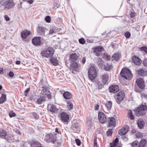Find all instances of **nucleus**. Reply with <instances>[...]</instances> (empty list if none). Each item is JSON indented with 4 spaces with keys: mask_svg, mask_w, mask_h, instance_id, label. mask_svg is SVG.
I'll list each match as a JSON object with an SVG mask.
<instances>
[{
    "mask_svg": "<svg viewBox=\"0 0 147 147\" xmlns=\"http://www.w3.org/2000/svg\"><path fill=\"white\" fill-rule=\"evenodd\" d=\"M146 111H147V106L145 105L142 104L136 110L135 115L137 116L144 115L146 114Z\"/></svg>",
    "mask_w": 147,
    "mask_h": 147,
    "instance_id": "1",
    "label": "nucleus"
},
{
    "mask_svg": "<svg viewBox=\"0 0 147 147\" xmlns=\"http://www.w3.org/2000/svg\"><path fill=\"white\" fill-rule=\"evenodd\" d=\"M54 50L51 47H49L46 50L42 51L41 52L42 56L45 57L49 58L53 56L54 53Z\"/></svg>",
    "mask_w": 147,
    "mask_h": 147,
    "instance_id": "2",
    "label": "nucleus"
},
{
    "mask_svg": "<svg viewBox=\"0 0 147 147\" xmlns=\"http://www.w3.org/2000/svg\"><path fill=\"white\" fill-rule=\"evenodd\" d=\"M121 76L125 79L130 80L132 78V74L130 71L127 69H123L121 72Z\"/></svg>",
    "mask_w": 147,
    "mask_h": 147,
    "instance_id": "3",
    "label": "nucleus"
},
{
    "mask_svg": "<svg viewBox=\"0 0 147 147\" xmlns=\"http://www.w3.org/2000/svg\"><path fill=\"white\" fill-rule=\"evenodd\" d=\"M96 71L95 68L91 66L88 70V76L89 79L92 81L95 79L96 76Z\"/></svg>",
    "mask_w": 147,
    "mask_h": 147,
    "instance_id": "4",
    "label": "nucleus"
},
{
    "mask_svg": "<svg viewBox=\"0 0 147 147\" xmlns=\"http://www.w3.org/2000/svg\"><path fill=\"white\" fill-rule=\"evenodd\" d=\"M57 134L50 133L47 135L45 139V140L47 142H52L54 143L56 139Z\"/></svg>",
    "mask_w": 147,
    "mask_h": 147,
    "instance_id": "5",
    "label": "nucleus"
},
{
    "mask_svg": "<svg viewBox=\"0 0 147 147\" xmlns=\"http://www.w3.org/2000/svg\"><path fill=\"white\" fill-rule=\"evenodd\" d=\"M70 65V71H72L73 73H75L76 72L79 71L78 64L77 62L71 63Z\"/></svg>",
    "mask_w": 147,
    "mask_h": 147,
    "instance_id": "6",
    "label": "nucleus"
},
{
    "mask_svg": "<svg viewBox=\"0 0 147 147\" xmlns=\"http://www.w3.org/2000/svg\"><path fill=\"white\" fill-rule=\"evenodd\" d=\"M125 93L123 91H121L118 92L117 95L116 102L119 104L125 97Z\"/></svg>",
    "mask_w": 147,
    "mask_h": 147,
    "instance_id": "7",
    "label": "nucleus"
},
{
    "mask_svg": "<svg viewBox=\"0 0 147 147\" xmlns=\"http://www.w3.org/2000/svg\"><path fill=\"white\" fill-rule=\"evenodd\" d=\"M61 121L63 122H67L69 119V116L66 113L62 112L59 116Z\"/></svg>",
    "mask_w": 147,
    "mask_h": 147,
    "instance_id": "8",
    "label": "nucleus"
},
{
    "mask_svg": "<svg viewBox=\"0 0 147 147\" xmlns=\"http://www.w3.org/2000/svg\"><path fill=\"white\" fill-rule=\"evenodd\" d=\"M136 83L138 87L141 89L144 88L145 83L144 80L142 78L138 79L136 81Z\"/></svg>",
    "mask_w": 147,
    "mask_h": 147,
    "instance_id": "9",
    "label": "nucleus"
},
{
    "mask_svg": "<svg viewBox=\"0 0 147 147\" xmlns=\"http://www.w3.org/2000/svg\"><path fill=\"white\" fill-rule=\"evenodd\" d=\"M98 118L100 122L103 124L107 121V118L105 114L102 112H100L98 114Z\"/></svg>",
    "mask_w": 147,
    "mask_h": 147,
    "instance_id": "10",
    "label": "nucleus"
},
{
    "mask_svg": "<svg viewBox=\"0 0 147 147\" xmlns=\"http://www.w3.org/2000/svg\"><path fill=\"white\" fill-rule=\"evenodd\" d=\"M39 91L41 94L47 96L48 98L51 96V93L47 87H42V90Z\"/></svg>",
    "mask_w": 147,
    "mask_h": 147,
    "instance_id": "11",
    "label": "nucleus"
},
{
    "mask_svg": "<svg viewBox=\"0 0 147 147\" xmlns=\"http://www.w3.org/2000/svg\"><path fill=\"white\" fill-rule=\"evenodd\" d=\"M110 147H121V145L119 143V140L117 138H116L112 143H110Z\"/></svg>",
    "mask_w": 147,
    "mask_h": 147,
    "instance_id": "12",
    "label": "nucleus"
},
{
    "mask_svg": "<svg viewBox=\"0 0 147 147\" xmlns=\"http://www.w3.org/2000/svg\"><path fill=\"white\" fill-rule=\"evenodd\" d=\"M4 5L6 8L7 9H10L13 7L14 5L13 1H7L4 3Z\"/></svg>",
    "mask_w": 147,
    "mask_h": 147,
    "instance_id": "13",
    "label": "nucleus"
},
{
    "mask_svg": "<svg viewBox=\"0 0 147 147\" xmlns=\"http://www.w3.org/2000/svg\"><path fill=\"white\" fill-rule=\"evenodd\" d=\"M129 129V127L127 126L123 127L119 131V134L121 135H123L126 134L128 132Z\"/></svg>",
    "mask_w": 147,
    "mask_h": 147,
    "instance_id": "14",
    "label": "nucleus"
},
{
    "mask_svg": "<svg viewBox=\"0 0 147 147\" xmlns=\"http://www.w3.org/2000/svg\"><path fill=\"white\" fill-rule=\"evenodd\" d=\"M109 90L111 92L115 93L119 90V88L118 85H113L109 87Z\"/></svg>",
    "mask_w": 147,
    "mask_h": 147,
    "instance_id": "15",
    "label": "nucleus"
},
{
    "mask_svg": "<svg viewBox=\"0 0 147 147\" xmlns=\"http://www.w3.org/2000/svg\"><path fill=\"white\" fill-rule=\"evenodd\" d=\"M78 57L77 55L75 53L72 54L70 55L69 60L71 63H74L76 62L77 59H78Z\"/></svg>",
    "mask_w": 147,
    "mask_h": 147,
    "instance_id": "16",
    "label": "nucleus"
},
{
    "mask_svg": "<svg viewBox=\"0 0 147 147\" xmlns=\"http://www.w3.org/2000/svg\"><path fill=\"white\" fill-rule=\"evenodd\" d=\"M108 121L109 127H111L115 126V119L114 117H109L108 119Z\"/></svg>",
    "mask_w": 147,
    "mask_h": 147,
    "instance_id": "17",
    "label": "nucleus"
},
{
    "mask_svg": "<svg viewBox=\"0 0 147 147\" xmlns=\"http://www.w3.org/2000/svg\"><path fill=\"white\" fill-rule=\"evenodd\" d=\"M72 128L74 130H75L76 129L78 128L79 127V121L76 119L73 120L72 121Z\"/></svg>",
    "mask_w": 147,
    "mask_h": 147,
    "instance_id": "18",
    "label": "nucleus"
},
{
    "mask_svg": "<svg viewBox=\"0 0 147 147\" xmlns=\"http://www.w3.org/2000/svg\"><path fill=\"white\" fill-rule=\"evenodd\" d=\"M40 38L39 37H35L32 40V44L36 46L39 45L40 44Z\"/></svg>",
    "mask_w": 147,
    "mask_h": 147,
    "instance_id": "19",
    "label": "nucleus"
},
{
    "mask_svg": "<svg viewBox=\"0 0 147 147\" xmlns=\"http://www.w3.org/2000/svg\"><path fill=\"white\" fill-rule=\"evenodd\" d=\"M37 32L39 33L40 35L43 36H45V31L43 27L41 26H38L37 27Z\"/></svg>",
    "mask_w": 147,
    "mask_h": 147,
    "instance_id": "20",
    "label": "nucleus"
},
{
    "mask_svg": "<svg viewBox=\"0 0 147 147\" xmlns=\"http://www.w3.org/2000/svg\"><path fill=\"white\" fill-rule=\"evenodd\" d=\"M102 81L103 83L105 84H108L109 79L108 74H104L102 75Z\"/></svg>",
    "mask_w": 147,
    "mask_h": 147,
    "instance_id": "21",
    "label": "nucleus"
},
{
    "mask_svg": "<svg viewBox=\"0 0 147 147\" xmlns=\"http://www.w3.org/2000/svg\"><path fill=\"white\" fill-rule=\"evenodd\" d=\"M45 100V98L44 95L40 96L36 101V103L39 104H41L43 103Z\"/></svg>",
    "mask_w": 147,
    "mask_h": 147,
    "instance_id": "22",
    "label": "nucleus"
},
{
    "mask_svg": "<svg viewBox=\"0 0 147 147\" xmlns=\"http://www.w3.org/2000/svg\"><path fill=\"white\" fill-rule=\"evenodd\" d=\"M133 62L136 65H139L140 64L142 61L138 57L134 56L132 58Z\"/></svg>",
    "mask_w": 147,
    "mask_h": 147,
    "instance_id": "23",
    "label": "nucleus"
},
{
    "mask_svg": "<svg viewBox=\"0 0 147 147\" xmlns=\"http://www.w3.org/2000/svg\"><path fill=\"white\" fill-rule=\"evenodd\" d=\"M30 33V31L27 30H24L21 32V36L23 38L25 39Z\"/></svg>",
    "mask_w": 147,
    "mask_h": 147,
    "instance_id": "24",
    "label": "nucleus"
},
{
    "mask_svg": "<svg viewBox=\"0 0 147 147\" xmlns=\"http://www.w3.org/2000/svg\"><path fill=\"white\" fill-rule=\"evenodd\" d=\"M63 95L66 99H69L72 97V94L69 92H65L63 93Z\"/></svg>",
    "mask_w": 147,
    "mask_h": 147,
    "instance_id": "25",
    "label": "nucleus"
},
{
    "mask_svg": "<svg viewBox=\"0 0 147 147\" xmlns=\"http://www.w3.org/2000/svg\"><path fill=\"white\" fill-rule=\"evenodd\" d=\"M50 111L52 113H56L57 112V111L59 110V109H58L54 105H52L50 109Z\"/></svg>",
    "mask_w": 147,
    "mask_h": 147,
    "instance_id": "26",
    "label": "nucleus"
},
{
    "mask_svg": "<svg viewBox=\"0 0 147 147\" xmlns=\"http://www.w3.org/2000/svg\"><path fill=\"white\" fill-rule=\"evenodd\" d=\"M120 57V55L116 53L114 54L112 56V60L117 61L119 59Z\"/></svg>",
    "mask_w": 147,
    "mask_h": 147,
    "instance_id": "27",
    "label": "nucleus"
},
{
    "mask_svg": "<svg viewBox=\"0 0 147 147\" xmlns=\"http://www.w3.org/2000/svg\"><path fill=\"white\" fill-rule=\"evenodd\" d=\"M31 145L32 146H34L35 147H43L42 146L41 144L39 142L36 141H34L32 142Z\"/></svg>",
    "mask_w": 147,
    "mask_h": 147,
    "instance_id": "28",
    "label": "nucleus"
},
{
    "mask_svg": "<svg viewBox=\"0 0 147 147\" xmlns=\"http://www.w3.org/2000/svg\"><path fill=\"white\" fill-rule=\"evenodd\" d=\"M146 142V139H142L139 144V147H145Z\"/></svg>",
    "mask_w": 147,
    "mask_h": 147,
    "instance_id": "29",
    "label": "nucleus"
},
{
    "mask_svg": "<svg viewBox=\"0 0 147 147\" xmlns=\"http://www.w3.org/2000/svg\"><path fill=\"white\" fill-rule=\"evenodd\" d=\"M6 101V95L4 94L2 95L1 96L0 98V104L4 103Z\"/></svg>",
    "mask_w": 147,
    "mask_h": 147,
    "instance_id": "30",
    "label": "nucleus"
},
{
    "mask_svg": "<svg viewBox=\"0 0 147 147\" xmlns=\"http://www.w3.org/2000/svg\"><path fill=\"white\" fill-rule=\"evenodd\" d=\"M51 62L54 65H57L58 64V61L55 58L52 57L51 58Z\"/></svg>",
    "mask_w": 147,
    "mask_h": 147,
    "instance_id": "31",
    "label": "nucleus"
},
{
    "mask_svg": "<svg viewBox=\"0 0 147 147\" xmlns=\"http://www.w3.org/2000/svg\"><path fill=\"white\" fill-rule=\"evenodd\" d=\"M128 117L131 120H133L135 118V117L133 115L132 111L129 110L127 115Z\"/></svg>",
    "mask_w": 147,
    "mask_h": 147,
    "instance_id": "32",
    "label": "nucleus"
},
{
    "mask_svg": "<svg viewBox=\"0 0 147 147\" xmlns=\"http://www.w3.org/2000/svg\"><path fill=\"white\" fill-rule=\"evenodd\" d=\"M103 48L102 46H98L94 48V52H100L103 50Z\"/></svg>",
    "mask_w": 147,
    "mask_h": 147,
    "instance_id": "33",
    "label": "nucleus"
},
{
    "mask_svg": "<svg viewBox=\"0 0 147 147\" xmlns=\"http://www.w3.org/2000/svg\"><path fill=\"white\" fill-rule=\"evenodd\" d=\"M55 133L57 134L56 138L61 136V132L59 130L58 128H56L55 132L53 134H55Z\"/></svg>",
    "mask_w": 147,
    "mask_h": 147,
    "instance_id": "34",
    "label": "nucleus"
},
{
    "mask_svg": "<svg viewBox=\"0 0 147 147\" xmlns=\"http://www.w3.org/2000/svg\"><path fill=\"white\" fill-rule=\"evenodd\" d=\"M137 123L138 127L140 129L143 128L144 124V122L143 121H138Z\"/></svg>",
    "mask_w": 147,
    "mask_h": 147,
    "instance_id": "35",
    "label": "nucleus"
},
{
    "mask_svg": "<svg viewBox=\"0 0 147 147\" xmlns=\"http://www.w3.org/2000/svg\"><path fill=\"white\" fill-rule=\"evenodd\" d=\"M112 102L111 101H108L106 102L105 105L108 110L110 109L111 107Z\"/></svg>",
    "mask_w": 147,
    "mask_h": 147,
    "instance_id": "36",
    "label": "nucleus"
},
{
    "mask_svg": "<svg viewBox=\"0 0 147 147\" xmlns=\"http://www.w3.org/2000/svg\"><path fill=\"white\" fill-rule=\"evenodd\" d=\"M112 68V66L110 64H107L105 65V69L106 71H108Z\"/></svg>",
    "mask_w": 147,
    "mask_h": 147,
    "instance_id": "37",
    "label": "nucleus"
},
{
    "mask_svg": "<svg viewBox=\"0 0 147 147\" xmlns=\"http://www.w3.org/2000/svg\"><path fill=\"white\" fill-rule=\"evenodd\" d=\"M67 107L69 110H70L73 108V105L70 101H68L67 102Z\"/></svg>",
    "mask_w": 147,
    "mask_h": 147,
    "instance_id": "38",
    "label": "nucleus"
},
{
    "mask_svg": "<svg viewBox=\"0 0 147 147\" xmlns=\"http://www.w3.org/2000/svg\"><path fill=\"white\" fill-rule=\"evenodd\" d=\"M6 134V132L5 130L3 129L0 130V137H5Z\"/></svg>",
    "mask_w": 147,
    "mask_h": 147,
    "instance_id": "39",
    "label": "nucleus"
},
{
    "mask_svg": "<svg viewBox=\"0 0 147 147\" xmlns=\"http://www.w3.org/2000/svg\"><path fill=\"white\" fill-rule=\"evenodd\" d=\"M138 74L140 75H143L145 74V70L142 69H140L138 70Z\"/></svg>",
    "mask_w": 147,
    "mask_h": 147,
    "instance_id": "40",
    "label": "nucleus"
},
{
    "mask_svg": "<svg viewBox=\"0 0 147 147\" xmlns=\"http://www.w3.org/2000/svg\"><path fill=\"white\" fill-rule=\"evenodd\" d=\"M32 117L35 119H38L39 118V116L38 114L34 112H32L31 113Z\"/></svg>",
    "mask_w": 147,
    "mask_h": 147,
    "instance_id": "41",
    "label": "nucleus"
},
{
    "mask_svg": "<svg viewBox=\"0 0 147 147\" xmlns=\"http://www.w3.org/2000/svg\"><path fill=\"white\" fill-rule=\"evenodd\" d=\"M95 85L96 86H98L99 89H101L103 87L102 85L99 81H97Z\"/></svg>",
    "mask_w": 147,
    "mask_h": 147,
    "instance_id": "42",
    "label": "nucleus"
},
{
    "mask_svg": "<svg viewBox=\"0 0 147 147\" xmlns=\"http://www.w3.org/2000/svg\"><path fill=\"white\" fill-rule=\"evenodd\" d=\"M131 144L132 147H139V145H138V142L136 141L133 142Z\"/></svg>",
    "mask_w": 147,
    "mask_h": 147,
    "instance_id": "43",
    "label": "nucleus"
},
{
    "mask_svg": "<svg viewBox=\"0 0 147 147\" xmlns=\"http://www.w3.org/2000/svg\"><path fill=\"white\" fill-rule=\"evenodd\" d=\"M136 136L137 138H142L143 136L142 133L138 131L136 133Z\"/></svg>",
    "mask_w": 147,
    "mask_h": 147,
    "instance_id": "44",
    "label": "nucleus"
},
{
    "mask_svg": "<svg viewBox=\"0 0 147 147\" xmlns=\"http://www.w3.org/2000/svg\"><path fill=\"white\" fill-rule=\"evenodd\" d=\"M60 7V5L54 2L53 6V8L54 9H56Z\"/></svg>",
    "mask_w": 147,
    "mask_h": 147,
    "instance_id": "45",
    "label": "nucleus"
},
{
    "mask_svg": "<svg viewBox=\"0 0 147 147\" xmlns=\"http://www.w3.org/2000/svg\"><path fill=\"white\" fill-rule=\"evenodd\" d=\"M113 132V129H109L107 132V136H111Z\"/></svg>",
    "mask_w": 147,
    "mask_h": 147,
    "instance_id": "46",
    "label": "nucleus"
},
{
    "mask_svg": "<svg viewBox=\"0 0 147 147\" xmlns=\"http://www.w3.org/2000/svg\"><path fill=\"white\" fill-rule=\"evenodd\" d=\"M92 119H88L87 121V125L88 126H90L92 125Z\"/></svg>",
    "mask_w": 147,
    "mask_h": 147,
    "instance_id": "47",
    "label": "nucleus"
},
{
    "mask_svg": "<svg viewBox=\"0 0 147 147\" xmlns=\"http://www.w3.org/2000/svg\"><path fill=\"white\" fill-rule=\"evenodd\" d=\"M45 20L47 22L50 23L51 21V18L50 16H47L45 18Z\"/></svg>",
    "mask_w": 147,
    "mask_h": 147,
    "instance_id": "48",
    "label": "nucleus"
},
{
    "mask_svg": "<svg viewBox=\"0 0 147 147\" xmlns=\"http://www.w3.org/2000/svg\"><path fill=\"white\" fill-rule=\"evenodd\" d=\"M124 35L126 38H128L130 37L131 34L129 32H127L125 33Z\"/></svg>",
    "mask_w": 147,
    "mask_h": 147,
    "instance_id": "49",
    "label": "nucleus"
},
{
    "mask_svg": "<svg viewBox=\"0 0 147 147\" xmlns=\"http://www.w3.org/2000/svg\"><path fill=\"white\" fill-rule=\"evenodd\" d=\"M75 142L77 145L79 146L81 144V141L78 139H75Z\"/></svg>",
    "mask_w": 147,
    "mask_h": 147,
    "instance_id": "50",
    "label": "nucleus"
},
{
    "mask_svg": "<svg viewBox=\"0 0 147 147\" xmlns=\"http://www.w3.org/2000/svg\"><path fill=\"white\" fill-rule=\"evenodd\" d=\"M141 50L147 53V48L146 47H143L141 48Z\"/></svg>",
    "mask_w": 147,
    "mask_h": 147,
    "instance_id": "51",
    "label": "nucleus"
},
{
    "mask_svg": "<svg viewBox=\"0 0 147 147\" xmlns=\"http://www.w3.org/2000/svg\"><path fill=\"white\" fill-rule=\"evenodd\" d=\"M79 42L80 43L82 44H84L85 42V41L83 38H81L79 40Z\"/></svg>",
    "mask_w": 147,
    "mask_h": 147,
    "instance_id": "52",
    "label": "nucleus"
},
{
    "mask_svg": "<svg viewBox=\"0 0 147 147\" xmlns=\"http://www.w3.org/2000/svg\"><path fill=\"white\" fill-rule=\"evenodd\" d=\"M96 141H97L96 138L95 137L94 138V147H98V146L97 144Z\"/></svg>",
    "mask_w": 147,
    "mask_h": 147,
    "instance_id": "53",
    "label": "nucleus"
},
{
    "mask_svg": "<svg viewBox=\"0 0 147 147\" xmlns=\"http://www.w3.org/2000/svg\"><path fill=\"white\" fill-rule=\"evenodd\" d=\"M15 113H14L13 111L9 113V116L11 117H13L15 116Z\"/></svg>",
    "mask_w": 147,
    "mask_h": 147,
    "instance_id": "54",
    "label": "nucleus"
},
{
    "mask_svg": "<svg viewBox=\"0 0 147 147\" xmlns=\"http://www.w3.org/2000/svg\"><path fill=\"white\" fill-rule=\"evenodd\" d=\"M103 61H102L101 59H100V61H98V63L100 66H102L103 65Z\"/></svg>",
    "mask_w": 147,
    "mask_h": 147,
    "instance_id": "55",
    "label": "nucleus"
},
{
    "mask_svg": "<svg viewBox=\"0 0 147 147\" xmlns=\"http://www.w3.org/2000/svg\"><path fill=\"white\" fill-rule=\"evenodd\" d=\"M143 64L145 67H147V59H145L144 60Z\"/></svg>",
    "mask_w": 147,
    "mask_h": 147,
    "instance_id": "56",
    "label": "nucleus"
},
{
    "mask_svg": "<svg viewBox=\"0 0 147 147\" xmlns=\"http://www.w3.org/2000/svg\"><path fill=\"white\" fill-rule=\"evenodd\" d=\"M55 32V30L53 29H52L49 31V34H52Z\"/></svg>",
    "mask_w": 147,
    "mask_h": 147,
    "instance_id": "57",
    "label": "nucleus"
},
{
    "mask_svg": "<svg viewBox=\"0 0 147 147\" xmlns=\"http://www.w3.org/2000/svg\"><path fill=\"white\" fill-rule=\"evenodd\" d=\"M30 91V88H27L25 91L24 93H25V95L27 96V93H28Z\"/></svg>",
    "mask_w": 147,
    "mask_h": 147,
    "instance_id": "58",
    "label": "nucleus"
},
{
    "mask_svg": "<svg viewBox=\"0 0 147 147\" xmlns=\"http://www.w3.org/2000/svg\"><path fill=\"white\" fill-rule=\"evenodd\" d=\"M9 76L10 77H13L14 76V73L12 71L10 72L9 73Z\"/></svg>",
    "mask_w": 147,
    "mask_h": 147,
    "instance_id": "59",
    "label": "nucleus"
},
{
    "mask_svg": "<svg viewBox=\"0 0 147 147\" xmlns=\"http://www.w3.org/2000/svg\"><path fill=\"white\" fill-rule=\"evenodd\" d=\"M5 20L7 21H9L10 20V18L7 15H5Z\"/></svg>",
    "mask_w": 147,
    "mask_h": 147,
    "instance_id": "60",
    "label": "nucleus"
},
{
    "mask_svg": "<svg viewBox=\"0 0 147 147\" xmlns=\"http://www.w3.org/2000/svg\"><path fill=\"white\" fill-rule=\"evenodd\" d=\"M99 107V105L98 104H96L95 106V109L96 110H98Z\"/></svg>",
    "mask_w": 147,
    "mask_h": 147,
    "instance_id": "61",
    "label": "nucleus"
},
{
    "mask_svg": "<svg viewBox=\"0 0 147 147\" xmlns=\"http://www.w3.org/2000/svg\"><path fill=\"white\" fill-rule=\"evenodd\" d=\"M86 58L85 57H83L82 59V62L83 64H84L86 62Z\"/></svg>",
    "mask_w": 147,
    "mask_h": 147,
    "instance_id": "62",
    "label": "nucleus"
},
{
    "mask_svg": "<svg viewBox=\"0 0 147 147\" xmlns=\"http://www.w3.org/2000/svg\"><path fill=\"white\" fill-rule=\"evenodd\" d=\"M100 52H94L95 53L96 55L97 56H99L100 55Z\"/></svg>",
    "mask_w": 147,
    "mask_h": 147,
    "instance_id": "63",
    "label": "nucleus"
},
{
    "mask_svg": "<svg viewBox=\"0 0 147 147\" xmlns=\"http://www.w3.org/2000/svg\"><path fill=\"white\" fill-rule=\"evenodd\" d=\"M131 17L132 18H134L135 16V14L133 12H131L130 14Z\"/></svg>",
    "mask_w": 147,
    "mask_h": 147,
    "instance_id": "64",
    "label": "nucleus"
}]
</instances>
